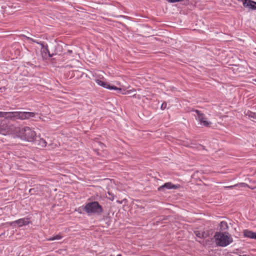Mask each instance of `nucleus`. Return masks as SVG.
<instances>
[{
    "label": "nucleus",
    "mask_w": 256,
    "mask_h": 256,
    "mask_svg": "<svg viewBox=\"0 0 256 256\" xmlns=\"http://www.w3.org/2000/svg\"><path fill=\"white\" fill-rule=\"evenodd\" d=\"M96 82L99 86H102L104 88L109 89V90H117L120 92L122 90L121 88H118L116 86H110V84L106 82H104L100 79H96L95 80Z\"/></svg>",
    "instance_id": "obj_7"
},
{
    "label": "nucleus",
    "mask_w": 256,
    "mask_h": 256,
    "mask_svg": "<svg viewBox=\"0 0 256 256\" xmlns=\"http://www.w3.org/2000/svg\"><path fill=\"white\" fill-rule=\"evenodd\" d=\"M220 227L224 230L227 228H228L227 223L226 222H222L220 223Z\"/></svg>",
    "instance_id": "obj_16"
},
{
    "label": "nucleus",
    "mask_w": 256,
    "mask_h": 256,
    "mask_svg": "<svg viewBox=\"0 0 256 256\" xmlns=\"http://www.w3.org/2000/svg\"><path fill=\"white\" fill-rule=\"evenodd\" d=\"M116 256H122V255L119 254L117 255Z\"/></svg>",
    "instance_id": "obj_23"
},
{
    "label": "nucleus",
    "mask_w": 256,
    "mask_h": 256,
    "mask_svg": "<svg viewBox=\"0 0 256 256\" xmlns=\"http://www.w3.org/2000/svg\"><path fill=\"white\" fill-rule=\"evenodd\" d=\"M14 223H16L18 226H22L24 225H27L28 224L29 222L28 221V219L26 218H20L15 222H13L10 223V224H12Z\"/></svg>",
    "instance_id": "obj_10"
},
{
    "label": "nucleus",
    "mask_w": 256,
    "mask_h": 256,
    "mask_svg": "<svg viewBox=\"0 0 256 256\" xmlns=\"http://www.w3.org/2000/svg\"><path fill=\"white\" fill-rule=\"evenodd\" d=\"M179 187V186L174 185L172 184V182H166L164 184V185L160 186L158 188V190H160L164 188H166L167 189H177Z\"/></svg>",
    "instance_id": "obj_9"
},
{
    "label": "nucleus",
    "mask_w": 256,
    "mask_h": 256,
    "mask_svg": "<svg viewBox=\"0 0 256 256\" xmlns=\"http://www.w3.org/2000/svg\"><path fill=\"white\" fill-rule=\"evenodd\" d=\"M194 112L198 115V118L196 119L200 122L201 125L205 126H208L211 125L212 122L207 120V118L204 114L202 113L198 110H195Z\"/></svg>",
    "instance_id": "obj_6"
},
{
    "label": "nucleus",
    "mask_w": 256,
    "mask_h": 256,
    "mask_svg": "<svg viewBox=\"0 0 256 256\" xmlns=\"http://www.w3.org/2000/svg\"><path fill=\"white\" fill-rule=\"evenodd\" d=\"M36 114L28 112H14V120H24L33 118Z\"/></svg>",
    "instance_id": "obj_5"
},
{
    "label": "nucleus",
    "mask_w": 256,
    "mask_h": 256,
    "mask_svg": "<svg viewBox=\"0 0 256 256\" xmlns=\"http://www.w3.org/2000/svg\"><path fill=\"white\" fill-rule=\"evenodd\" d=\"M242 2L244 7H248L252 10L256 9V2L252 0H240Z\"/></svg>",
    "instance_id": "obj_8"
},
{
    "label": "nucleus",
    "mask_w": 256,
    "mask_h": 256,
    "mask_svg": "<svg viewBox=\"0 0 256 256\" xmlns=\"http://www.w3.org/2000/svg\"><path fill=\"white\" fill-rule=\"evenodd\" d=\"M234 186H225L224 188H232Z\"/></svg>",
    "instance_id": "obj_21"
},
{
    "label": "nucleus",
    "mask_w": 256,
    "mask_h": 256,
    "mask_svg": "<svg viewBox=\"0 0 256 256\" xmlns=\"http://www.w3.org/2000/svg\"><path fill=\"white\" fill-rule=\"evenodd\" d=\"M5 118L14 120V112H6Z\"/></svg>",
    "instance_id": "obj_12"
},
{
    "label": "nucleus",
    "mask_w": 256,
    "mask_h": 256,
    "mask_svg": "<svg viewBox=\"0 0 256 256\" xmlns=\"http://www.w3.org/2000/svg\"><path fill=\"white\" fill-rule=\"evenodd\" d=\"M166 106H167V104L166 102H164L161 105V109L162 110H165L166 108Z\"/></svg>",
    "instance_id": "obj_19"
},
{
    "label": "nucleus",
    "mask_w": 256,
    "mask_h": 256,
    "mask_svg": "<svg viewBox=\"0 0 256 256\" xmlns=\"http://www.w3.org/2000/svg\"><path fill=\"white\" fill-rule=\"evenodd\" d=\"M63 236L61 234H58L57 235L50 237L47 239L48 241H52L56 240H60Z\"/></svg>",
    "instance_id": "obj_13"
},
{
    "label": "nucleus",
    "mask_w": 256,
    "mask_h": 256,
    "mask_svg": "<svg viewBox=\"0 0 256 256\" xmlns=\"http://www.w3.org/2000/svg\"><path fill=\"white\" fill-rule=\"evenodd\" d=\"M246 116L250 118L256 119V113L248 110L246 112Z\"/></svg>",
    "instance_id": "obj_14"
},
{
    "label": "nucleus",
    "mask_w": 256,
    "mask_h": 256,
    "mask_svg": "<svg viewBox=\"0 0 256 256\" xmlns=\"http://www.w3.org/2000/svg\"><path fill=\"white\" fill-rule=\"evenodd\" d=\"M20 132L19 127H16L13 125H8L3 122H0V134L6 135L14 134Z\"/></svg>",
    "instance_id": "obj_4"
},
{
    "label": "nucleus",
    "mask_w": 256,
    "mask_h": 256,
    "mask_svg": "<svg viewBox=\"0 0 256 256\" xmlns=\"http://www.w3.org/2000/svg\"><path fill=\"white\" fill-rule=\"evenodd\" d=\"M40 144L42 146H43V147L46 146L47 143L42 138L40 139Z\"/></svg>",
    "instance_id": "obj_17"
},
{
    "label": "nucleus",
    "mask_w": 256,
    "mask_h": 256,
    "mask_svg": "<svg viewBox=\"0 0 256 256\" xmlns=\"http://www.w3.org/2000/svg\"><path fill=\"white\" fill-rule=\"evenodd\" d=\"M136 90L134 89H132V90H126L124 92H122V94H130L132 92H134Z\"/></svg>",
    "instance_id": "obj_18"
},
{
    "label": "nucleus",
    "mask_w": 256,
    "mask_h": 256,
    "mask_svg": "<svg viewBox=\"0 0 256 256\" xmlns=\"http://www.w3.org/2000/svg\"><path fill=\"white\" fill-rule=\"evenodd\" d=\"M28 39L30 40H32V41L33 42H35V41L32 38H28Z\"/></svg>",
    "instance_id": "obj_22"
},
{
    "label": "nucleus",
    "mask_w": 256,
    "mask_h": 256,
    "mask_svg": "<svg viewBox=\"0 0 256 256\" xmlns=\"http://www.w3.org/2000/svg\"><path fill=\"white\" fill-rule=\"evenodd\" d=\"M243 233L245 237L256 239V232L246 230L244 231Z\"/></svg>",
    "instance_id": "obj_11"
},
{
    "label": "nucleus",
    "mask_w": 256,
    "mask_h": 256,
    "mask_svg": "<svg viewBox=\"0 0 256 256\" xmlns=\"http://www.w3.org/2000/svg\"><path fill=\"white\" fill-rule=\"evenodd\" d=\"M6 112H0V118H5V114Z\"/></svg>",
    "instance_id": "obj_20"
},
{
    "label": "nucleus",
    "mask_w": 256,
    "mask_h": 256,
    "mask_svg": "<svg viewBox=\"0 0 256 256\" xmlns=\"http://www.w3.org/2000/svg\"><path fill=\"white\" fill-rule=\"evenodd\" d=\"M82 210L86 211L89 215L100 214L103 211L102 206L97 202H88L84 208H79L77 210L79 213L81 214Z\"/></svg>",
    "instance_id": "obj_2"
},
{
    "label": "nucleus",
    "mask_w": 256,
    "mask_h": 256,
    "mask_svg": "<svg viewBox=\"0 0 256 256\" xmlns=\"http://www.w3.org/2000/svg\"><path fill=\"white\" fill-rule=\"evenodd\" d=\"M255 81H256V80H254Z\"/></svg>",
    "instance_id": "obj_25"
},
{
    "label": "nucleus",
    "mask_w": 256,
    "mask_h": 256,
    "mask_svg": "<svg viewBox=\"0 0 256 256\" xmlns=\"http://www.w3.org/2000/svg\"><path fill=\"white\" fill-rule=\"evenodd\" d=\"M50 256V255H48V256Z\"/></svg>",
    "instance_id": "obj_24"
},
{
    "label": "nucleus",
    "mask_w": 256,
    "mask_h": 256,
    "mask_svg": "<svg viewBox=\"0 0 256 256\" xmlns=\"http://www.w3.org/2000/svg\"><path fill=\"white\" fill-rule=\"evenodd\" d=\"M20 132H16V136L28 141H32L36 136V132L28 126L22 128L19 127Z\"/></svg>",
    "instance_id": "obj_3"
},
{
    "label": "nucleus",
    "mask_w": 256,
    "mask_h": 256,
    "mask_svg": "<svg viewBox=\"0 0 256 256\" xmlns=\"http://www.w3.org/2000/svg\"><path fill=\"white\" fill-rule=\"evenodd\" d=\"M214 239L217 246L222 247L228 246L233 241L232 236L228 232H216Z\"/></svg>",
    "instance_id": "obj_1"
},
{
    "label": "nucleus",
    "mask_w": 256,
    "mask_h": 256,
    "mask_svg": "<svg viewBox=\"0 0 256 256\" xmlns=\"http://www.w3.org/2000/svg\"><path fill=\"white\" fill-rule=\"evenodd\" d=\"M194 233L196 236L200 238H204L205 237V234L204 232L200 231H195Z\"/></svg>",
    "instance_id": "obj_15"
}]
</instances>
